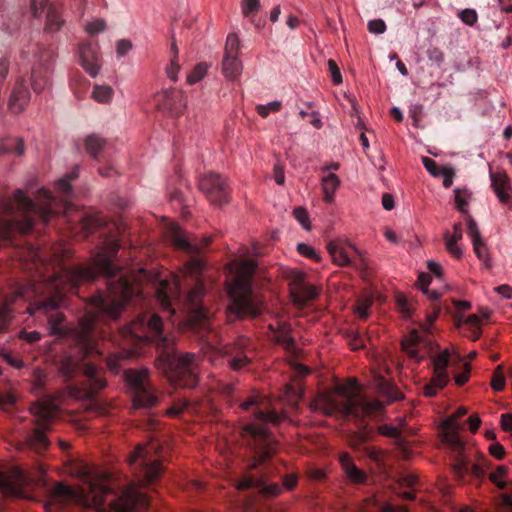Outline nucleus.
Returning <instances> with one entry per match:
<instances>
[{
    "label": "nucleus",
    "instance_id": "1",
    "mask_svg": "<svg viewBox=\"0 0 512 512\" xmlns=\"http://www.w3.org/2000/svg\"><path fill=\"white\" fill-rule=\"evenodd\" d=\"M81 476L88 485L87 493L75 491L70 486L59 482L49 492V504L57 501L76 500L85 506L96 509L97 512H140L148 506L147 496L135 485H131L121 496L110 502L108 509L103 508L105 497L112 493L111 489L103 483L107 477H94L86 469H83Z\"/></svg>",
    "mask_w": 512,
    "mask_h": 512
},
{
    "label": "nucleus",
    "instance_id": "2",
    "mask_svg": "<svg viewBox=\"0 0 512 512\" xmlns=\"http://www.w3.org/2000/svg\"><path fill=\"white\" fill-rule=\"evenodd\" d=\"M257 264L252 260L240 262L235 268V276L228 285L230 298L228 311L237 318L255 317L262 312V301L252 290V278Z\"/></svg>",
    "mask_w": 512,
    "mask_h": 512
},
{
    "label": "nucleus",
    "instance_id": "3",
    "mask_svg": "<svg viewBox=\"0 0 512 512\" xmlns=\"http://www.w3.org/2000/svg\"><path fill=\"white\" fill-rule=\"evenodd\" d=\"M173 340L160 337L157 341L159 357L156 360V367L161 370L171 382L181 387L192 388L197 383L194 372V353L178 354L174 350Z\"/></svg>",
    "mask_w": 512,
    "mask_h": 512
},
{
    "label": "nucleus",
    "instance_id": "4",
    "mask_svg": "<svg viewBox=\"0 0 512 512\" xmlns=\"http://www.w3.org/2000/svg\"><path fill=\"white\" fill-rule=\"evenodd\" d=\"M141 295V285L135 276L121 277L109 280L106 296H94L92 303L100 312L110 319H117L125 306L134 298Z\"/></svg>",
    "mask_w": 512,
    "mask_h": 512
},
{
    "label": "nucleus",
    "instance_id": "5",
    "mask_svg": "<svg viewBox=\"0 0 512 512\" xmlns=\"http://www.w3.org/2000/svg\"><path fill=\"white\" fill-rule=\"evenodd\" d=\"M385 404L379 400L366 402L362 396H352L346 402L336 401L333 395L319 394L310 403V409L325 416H332L339 412L343 417L354 416L364 418L373 412L381 411Z\"/></svg>",
    "mask_w": 512,
    "mask_h": 512
},
{
    "label": "nucleus",
    "instance_id": "6",
    "mask_svg": "<svg viewBox=\"0 0 512 512\" xmlns=\"http://www.w3.org/2000/svg\"><path fill=\"white\" fill-rule=\"evenodd\" d=\"M48 286L50 291L53 290V295L46 300L35 303L33 307L28 308L27 312L31 315L36 312H43L45 315H48L50 333L53 335H63L64 330L61 324L64 321V315L60 312H56V310L63 302L66 287L73 288L77 285H73L64 276L63 270L50 280Z\"/></svg>",
    "mask_w": 512,
    "mask_h": 512
},
{
    "label": "nucleus",
    "instance_id": "7",
    "mask_svg": "<svg viewBox=\"0 0 512 512\" xmlns=\"http://www.w3.org/2000/svg\"><path fill=\"white\" fill-rule=\"evenodd\" d=\"M118 249V242L111 241L106 244L103 252H100L93 257L91 266L65 268L64 276L73 285L92 281L98 274L111 277L115 274V270L111 262V255L116 253Z\"/></svg>",
    "mask_w": 512,
    "mask_h": 512
},
{
    "label": "nucleus",
    "instance_id": "8",
    "mask_svg": "<svg viewBox=\"0 0 512 512\" xmlns=\"http://www.w3.org/2000/svg\"><path fill=\"white\" fill-rule=\"evenodd\" d=\"M204 268L205 264L202 260L193 258L184 265L183 274L198 278ZM203 295V284L197 279L195 287L186 296V307L189 312L187 322L192 328L204 324L208 319V313L201 305Z\"/></svg>",
    "mask_w": 512,
    "mask_h": 512
},
{
    "label": "nucleus",
    "instance_id": "9",
    "mask_svg": "<svg viewBox=\"0 0 512 512\" xmlns=\"http://www.w3.org/2000/svg\"><path fill=\"white\" fill-rule=\"evenodd\" d=\"M45 476V471L42 469L25 471L20 467H14L7 474L0 472V491L5 496L28 498L23 488L31 486L45 487Z\"/></svg>",
    "mask_w": 512,
    "mask_h": 512
},
{
    "label": "nucleus",
    "instance_id": "10",
    "mask_svg": "<svg viewBox=\"0 0 512 512\" xmlns=\"http://www.w3.org/2000/svg\"><path fill=\"white\" fill-rule=\"evenodd\" d=\"M33 58L30 85L33 91L39 94L51 86V76L57 54L52 47L37 44L33 52Z\"/></svg>",
    "mask_w": 512,
    "mask_h": 512
},
{
    "label": "nucleus",
    "instance_id": "11",
    "mask_svg": "<svg viewBox=\"0 0 512 512\" xmlns=\"http://www.w3.org/2000/svg\"><path fill=\"white\" fill-rule=\"evenodd\" d=\"M156 447L152 444L137 445L134 452L128 457L127 462L133 468L138 481L143 485H148L155 481L161 473V463L152 458V453Z\"/></svg>",
    "mask_w": 512,
    "mask_h": 512
},
{
    "label": "nucleus",
    "instance_id": "12",
    "mask_svg": "<svg viewBox=\"0 0 512 512\" xmlns=\"http://www.w3.org/2000/svg\"><path fill=\"white\" fill-rule=\"evenodd\" d=\"M57 406L51 401L34 403L30 411L37 418V428L27 439V443L34 449H46L49 445V440L46 436V431L49 429V421L55 416Z\"/></svg>",
    "mask_w": 512,
    "mask_h": 512
},
{
    "label": "nucleus",
    "instance_id": "13",
    "mask_svg": "<svg viewBox=\"0 0 512 512\" xmlns=\"http://www.w3.org/2000/svg\"><path fill=\"white\" fill-rule=\"evenodd\" d=\"M96 317V314L89 312L79 320L78 326L73 332V339L80 349L83 359L93 353L101 354L97 347V341L92 334Z\"/></svg>",
    "mask_w": 512,
    "mask_h": 512
},
{
    "label": "nucleus",
    "instance_id": "14",
    "mask_svg": "<svg viewBox=\"0 0 512 512\" xmlns=\"http://www.w3.org/2000/svg\"><path fill=\"white\" fill-rule=\"evenodd\" d=\"M198 187L213 206L222 207L229 202L226 181L218 174L201 176Z\"/></svg>",
    "mask_w": 512,
    "mask_h": 512
},
{
    "label": "nucleus",
    "instance_id": "15",
    "mask_svg": "<svg viewBox=\"0 0 512 512\" xmlns=\"http://www.w3.org/2000/svg\"><path fill=\"white\" fill-rule=\"evenodd\" d=\"M167 237L177 249L191 254L198 253L202 247L212 241L211 236H204L201 242L191 241L180 226L174 222H170L167 226Z\"/></svg>",
    "mask_w": 512,
    "mask_h": 512
},
{
    "label": "nucleus",
    "instance_id": "16",
    "mask_svg": "<svg viewBox=\"0 0 512 512\" xmlns=\"http://www.w3.org/2000/svg\"><path fill=\"white\" fill-rule=\"evenodd\" d=\"M39 194L43 198L47 199L48 202L37 206L30 198L25 195V192L21 189L15 190L13 197L17 203L18 208L24 214L38 213L45 221H47L48 217L52 213V206L50 201L51 193L47 189L41 188L39 190Z\"/></svg>",
    "mask_w": 512,
    "mask_h": 512
},
{
    "label": "nucleus",
    "instance_id": "17",
    "mask_svg": "<svg viewBox=\"0 0 512 512\" xmlns=\"http://www.w3.org/2000/svg\"><path fill=\"white\" fill-rule=\"evenodd\" d=\"M155 107L167 114L176 116L184 108V100L181 92L174 88L163 89L153 96Z\"/></svg>",
    "mask_w": 512,
    "mask_h": 512
},
{
    "label": "nucleus",
    "instance_id": "18",
    "mask_svg": "<svg viewBox=\"0 0 512 512\" xmlns=\"http://www.w3.org/2000/svg\"><path fill=\"white\" fill-rule=\"evenodd\" d=\"M465 407H459L456 412L447 417L441 425L442 428V440L443 442L450 445L455 450H461L463 448V442L460 440L458 433L461 429L457 419L467 414Z\"/></svg>",
    "mask_w": 512,
    "mask_h": 512
},
{
    "label": "nucleus",
    "instance_id": "19",
    "mask_svg": "<svg viewBox=\"0 0 512 512\" xmlns=\"http://www.w3.org/2000/svg\"><path fill=\"white\" fill-rule=\"evenodd\" d=\"M181 287L179 278L173 277L171 280H162L156 289V297L159 304L164 310H169L170 314L175 312L171 308L172 301L178 298Z\"/></svg>",
    "mask_w": 512,
    "mask_h": 512
},
{
    "label": "nucleus",
    "instance_id": "20",
    "mask_svg": "<svg viewBox=\"0 0 512 512\" xmlns=\"http://www.w3.org/2000/svg\"><path fill=\"white\" fill-rule=\"evenodd\" d=\"M467 228L468 234L471 237L473 250L480 261L483 262V265L486 269L492 268V260L490 256L489 249L487 244L481 237L480 230L478 228L477 223L472 217H469L467 220Z\"/></svg>",
    "mask_w": 512,
    "mask_h": 512
},
{
    "label": "nucleus",
    "instance_id": "21",
    "mask_svg": "<svg viewBox=\"0 0 512 512\" xmlns=\"http://www.w3.org/2000/svg\"><path fill=\"white\" fill-rule=\"evenodd\" d=\"M30 100L31 93L26 86L24 79H18L8 99L9 111L13 114L22 113L30 103Z\"/></svg>",
    "mask_w": 512,
    "mask_h": 512
},
{
    "label": "nucleus",
    "instance_id": "22",
    "mask_svg": "<svg viewBox=\"0 0 512 512\" xmlns=\"http://www.w3.org/2000/svg\"><path fill=\"white\" fill-rule=\"evenodd\" d=\"M327 249L334 264L338 266H349L352 264L349 250L355 252L357 248L345 239H334L327 244Z\"/></svg>",
    "mask_w": 512,
    "mask_h": 512
},
{
    "label": "nucleus",
    "instance_id": "23",
    "mask_svg": "<svg viewBox=\"0 0 512 512\" xmlns=\"http://www.w3.org/2000/svg\"><path fill=\"white\" fill-rule=\"evenodd\" d=\"M491 187L502 204H509L512 197V187L509 177L504 171L490 173Z\"/></svg>",
    "mask_w": 512,
    "mask_h": 512
},
{
    "label": "nucleus",
    "instance_id": "24",
    "mask_svg": "<svg viewBox=\"0 0 512 512\" xmlns=\"http://www.w3.org/2000/svg\"><path fill=\"white\" fill-rule=\"evenodd\" d=\"M80 64L84 70L95 77L99 73L100 60L96 49L91 44H82L79 47Z\"/></svg>",
    "mask_w": 512,
    "mask_h": 512
},
{
    "label": "nucleus",
    "instance_id": "25",
    "mask_svg": "<svg viewBox=\"0 0 512 512\" xmlns=\"http://www.w3.org/2000/svg\"><path fill=\"white\" fill-rule=\"evenodd\" d=\"M290 294L296 305L304 306L308 301L317 297L318 291L315 286L306 283L300 286L298 284H290Z\"/></svg>",
    "mask_w": 512,
    "mask_h": 512
},
{
    "label": "nucleus",
    "instance_id": "26",
    "mask_svg": "<svg viewBox=\"0 0 512 512\" xmlns=\"http://www.w3.org/2000/svg\"><path fill=\"white\" fill-rule=\"evenodd\" d=\"M79 362L72 355L63 356L57 363L59 376L65 383H69L79 371Z\"/></svg>",
    "mask_w": 512,
    "mask_h": 512
},
{
    "label": "nucleus",
    "instance_id": "27",
    "mask_svg": "<svg viewBox=\"0 0 512 512\" xmlns=\"http://www.w3.org/2000/svg\"><path fill=\"white\" fill-rule=\"evenodd\" d=\"M125 380L130 388L136 392L141 388L148 386L150 372L147 368L129 369L125 371Z\"/></svg>",
    "mask_w": 512,
    "mask_h": 512
},
{
    "label": "nucleus",
    "instance_id": "28",
    "mask_svg": "<svg viewBox=\"0 0 512 512\" xmlns=\"http://www.w3.org/2000/svg\"><path fill=\"white\" fill-rule=\"evenodd\" d=\"M450 378L448 372H439L433 370V375L429 383L423 386V395L426 397H434L437 392L447 386Z\"/></svg>",
    "mask_w": 512,
    "mask_h": 512
},
{
    "label": "nucleus",
    "instance_id": "29",
    "mask_svg": "<svg viewBox=\"0 0 512 512\" xmlns=\"http://www.w3.org/2000/svg\"><path fill=\"white\" fill-rule=\"evenodd\" d=\"M339 461L344 470V473L350 481L354 483H363L366 480L365 473L356 467L349 454H340Z\"/></svg>",
    "mask_w": 512,
    "mask_h": 512
},
{
    "label": "nucleus",
    "instance_id": "30",
    "mask_svg": "<svg viewBox=\"0 0 512 512\" xmlns=\"http://www.w3.org/2000/svg\"><path fill=\"white\" fill-rule=\"evenodd\" d=\"M356 386V380L350 379L344 384H338L334 387L333 390L323 392L322 394H330L333 395L334 399L336 401H339L340 403L346 402L350 397L352 396H360L357 393H354L352 390Z\"/></svg>",
    "mask_w": 512,
    "mask_h": 512
},
{
    "label": "nucleus",
    "instance_id": "31",
    "mask_svg": "<svg viewBox=\"0 0 512 512\" xmlns=\"http://www.w3.org/2000/svg\"><path fill=\"white\" fill-rule=\"evenodd\" d=\"M270 328L273 329V338L277 343L283 346L286 350H292L294 348V339L289 335L290 327L285 322L277 323V328L274 329L272 325Z\"/></svg>",
    "mask_w": 512,
    "mask_h": 512
},
{
    "label": "nucleus",
    "instance_id": "32",
    "mask_svg": "<svg viewBox=\"0 0 512 512\" xmlns=\"http://www.w3.org/2000/svg\"><path fill=\"white\" fill-rule=\"evenodd\" d=\"M157 402L150 386H146L134 392L133 407L134 408H151Z\"/></svg>",
    "mask_w": 512,
    "mask_h": 512
},
{
    "label": "nucleus",
    "instance_id": "33",
    "mask_svg": "<svg viewBox=\"0 0 512 512\" xmlns=\"http://www.w3.org/2000/svg\"><path fill=\"white\" fill-rule=\"evenodd\" d=\"M241 69L242 65L237 56H224L222 62V71L227 79H236L240 75Z\"/></svg>",
    "mask_w": 512,
    "mask_h": 512
},
{
    "label": "nucleus",
    "instance_id": "34",
    "mask_svg": "<svg viewBox=\"0 0 512 512\" xmlns=\"http://www.w3.org/2000/svg\"><path fill=\"white\" fill-rule=\"evenodd\" d=\"M340 186V179L334 173H329L327 176L322 178V190L324 194V200L331 203L334 200V195Z\"/></svg>",
    "mask_w": 512,
    "mask_h": 512
},
{
    "label": "nucleus",
    "instance_id": "35",
    "mask_svg": "<svg viewBox=\"0 0 512 512\" xmlns=\"http://www.w3.org/2000/svg\"><path fill=\"white\" fill-rule=\"evenodd\" d=\"M379 392L387 398L386 405L400 401L404 398L403 394L390 382L381 379L378 384Z\"/></svg>",
    "mask_w": 512,
    "mask_h": 512
},
{
    "label": "nucleus",
    "instance_id": "36",
    "mask_svg": "<svg viewBox=\"0 0 512 512\" xmlns=\"http://www.w3.org/2000/svg\"><path fill=\"white\" fill-rule=\"evenodd\" d=\"M63 23L64 21L59 10L54 6H50L46 15L45 31L50 33L57 32L61 29Z\"/></svg>",
    "mask_w": 512,
    "mask_h": 512
},
{
    "label": "nucleus",
    "instance_id": "37",
    "mask_svg": "<svg viewBox=\"0 0 512 512\" xmlns=\"http://www.w3.org/2000/svg\"><path fill=\"white\" fill-rule=\"evenodd\" d=\"M105 146L106 140L97 134H91L85 140V148L93 158H97Z\"/></svg>",
    "mask_w": 512,
    "mask_h": 512
},
{
    "label": "nucleus",
    "instance_id": "38",
    "mask_svg": "<svg viewBox=\"0 0 512 512\" xmlns=\"http://www.w3.org/2000/svg\"><path fill=\"white\" fill-rule=\"evenodd\" d=\"M258 493L266 498H275L282 494L283 489L278 483H267L263 478H259Z\"/></svg>",
    "mask_w": 512,
    "mask_h": 512
},
{
    "label": "nucleus",
    "instance_id": "39",
    "mask_svg": "<svg viewBox=\"0 0 512 512\" xmlns=\"http://www.w3.org/2000/svg\"><path fill=\"white\" fill-rule=\"evenodd\" d=\"M420 341V337L417 330H413L410 337L402 341V349L407 355L417 362L421 361V357L418 356V351L415 349V345Z\"/></svg>",
    "mask_w": 512,
    "mask_h": 512
},
{
    "label": "nucleus",
    "instance_id": "40",
    "mask_svg": "<svg viewBox=\"0 0 512 512\" xmlns=\"http://www.w3.org/2000/svg\"><path fill=\"white\" fill-rule=\"evenodd\" d=\"M471 199V192L466 188H456L454 190V200L456 208L462 212L467 213V205Z\"/></svg>",
    "mask_w": 512,
    "mask_h": 512
},
{
    "label": "nucleus",
    "instance_id": "41",
    "mask_svg": "<svg viewBox=\"0 0 512 512\" xmlns=\"http://www.w3.org/2000/svg\"><path fill=\"white\" fill-rule=\"evenodd\" d=\"M450 352L448 349H445L435 355L432 359V367L433 370L439 372H447V367L449 365Z\"/></svg>",
    "mask_w": 512,
    "mask_h": 512
},
{
    "label": "nucleus",
    "instance_id": "42",
    "mask_svg": "<svg viewBox=\"0 0 512 512\" xmlns=\"http://www.w3.org/2000/svg\"><path fill=\"white\" fill-rule=\"evenodd\" d=\"M113 90L110 86L96 85L92 92V97L99 103H108L112 98Z\"/></svg>",
    "mask_w": 512,
    "mask_h": 512
},
{
    "label": "nucleus",
    "instance_id": "43",
    "mask_svg": "<svg viewBox=\"0 0 512 512\" xmlns=\"http://www.w3.org/2000/svg\"><path fill=\"white\" fill-rule=\"evenodd\" d=\"M144 325V318H138L137 320L133 321L129 326L123 328L122 334L124 337L131 336L135 337L137 339H146L145 335H141L139 333V330Z\"/></svg>",
    "mask_w": 512,
    "mask_h": 512
},
{
    "label": "nucleus",
    "instance_id": "44",
    "mask_svg": "<svg viewBox=\"0 0 512 512\" xmlns=\"http://www.w3.org/2000/svg\"><path fill=\"white\" fill-rule=\"evenodd\" d=\"M396 303L400 313L404 318H409L414 312V306L412 302L403 294L396 296Z\"/></svg>",
    "mask_w": 512,
    "mask_h": 512
},
{
    "label": "nucleus",
    "instance_id": "45",
    "mask_svg": "<svg viewBox=\"0 0 512 512\" xmlns=\"http://www.w3.org/2000/svg\"><path fill=\"white\" fill-rule=\"evenodd\" d=\"M84 384L87 388L89 398L92 399L100 390L105 388L106 381L96 376L94 379L87 380Z\"/></svg>",
    "mask_w": 512,
    "mask_h": 512
},
{
    "label": "nucleus",
    "instance_id": "46",
    "mask_svg": "<svg viewBox=\"0 0 512 512\" xmlns=\"http://www.w3.org/2000/svg\"><path fill=\"white\" fill-rule=\"evenodd\" d=\"M248 340L245 338L239 339V341L233 345L215 346L212 349L219 355H230L234 350L241 349L247 344Z\"/></svg>",
    "mask_w": 512,
    "mask_h": 512
},
{
    "label": "nucleus",
    "instance_id": "47",
    "mask_svg": "<svg viewBox=\"0 0 512 512\" xmlns=\"http://www.w3.org/2000/svg\"><path fill=\"white\" fill-rule=\"evenodd\" d=\"M445 247L447 251L456 259H460L463 255V250L458 244L459 241L448 238V231L444 233Z\"/></svg>",
    "mask_w": 512,
    "mask_h": 512
},
{
    "label": "nucleus",
    "instance_id": "48",
    "mask_svg": "<svg viewBox=\"0 0 512 512\" xmlns=\"http://www.w3.org/2000/svg\"><path fill=\"white\" fill-rule=\"evenodd\" d=\"M293 216L305 230H307V231L311 230V222H310L309 214L304 207L294 208Z\"/></svg>",
    "mask_w": 512,
    "mask_h": 512
},
{
    "label": "nucleus",
    "instance_id": "49",
    "mask_svg": "<svg viewBox=\"0 0 512 512\" xmlns=\"http://www.w3.org/2000/svg\"><path fill=\"white\" fill-rule=\"evenodd\" d=\"M10 302L6 300L0 305V334L4 333L10 323Z\"/></svg>",
    "mask_w": 512,
    "mask_h": 512
},
{
    "label": "nucleus",
    "instance_id": "50",
    "mask_svg": "<svg viewBox=\"0 0 512 512\" xmlns=\"http://www.w3.org/2000/svg\"><path fill=\"white\" fill-rule=\"evenodd\" d=\"M240 46L239 37L236 34H230L227 37L225 44V55L237 56Z\"/></svg>",
    "mask_w": 512,
    "mask_h": 512
},
{
    "label": "nucleus",
    "instance_id": "51",
    "mask_svg": "<svg viewBox=\"0 0 512 512\" xmlns=\"http://www.w3.org/2000/svg\"><path fill=\"white\" fill-rule=\"evenodd\" d=\"M84 29L89 35L99 34L106 29V22L99 18L93 19L85 24Z\"/></svg>",
    "mask_w": 512,
    "mask_h": 512
},
{
    "label": "nucleus",
    "instance_id": "52",
    "mask_svg": "<svg viewBox=\"0 0 512 512\" xmlns=\"http://www.w3.org/2000/svg\"><path fill=\"white\" fill-rule=\"evenodd\" d=\"M207 69H208V67L206 64H204V63L197 64L195 66V68L193 69V71L187 77L188 83L194 84V83H197L200 80H202L207 73Z\"/></svg>",
    "mask_w": 512,
    "mask_h": 512
},
{
    "label": "nucleus",
    "instance_id": "53",
    "mask_svg": "<svg viewBox=\"0 0 512 512\" xmlns=\"http://www.w3.org/2000/svg\"><path fill=\"white\" fill-rule=\"evenodd\" d=\"M244 431L246 433L252 435L253 437H258L263 440H266L267 433H268L267 428L264 425H257L254 423L247 424L244 427Z\"/></svg>",
    "mask_w": 512,
    "mask_h": 512
},
{
    "label": "nucleus",
    "instance_id": "54",
    "mask_svg": "<svg viewBox=\"0 0 512 512\" xmlns=\"http://www.w3.org/2000/svg\"><path fill=\"white\" fill-rule=\"evenodd\" d=\"M255 419L258 421H261L263 423L270 422V423L278 424L281 422L282 418L275 411H270L267 413L263 412V411H257L255 413Z\"/></svg>",
    "mask_w": 512,
    "mask_h": 512
},
{
    "label": "nucleus",
    "instance_id": "55",
    "mask_svg": "<svg viewBox=\"0 0 512 512\" xmlns=\"http://www.w3.org/2000/svg\"><path fill=\"white\" fill-rule=\"evenodd\" d=\"M458 16L461 19V21L468 26H473L478 21L477 12L474 9H463L459 12Z\"/></svg>",
    "mask_w": 512,
    "mask_h": 512
},
{
    "label": "nucleus",
    "instance_id": "56",
    "mask_svg": "<svg viewBox=\"0 0 512 512\" xmlns=\"http://www.w3.org/2000/svg\"><path fill=\"white\" fill-rule=\"evenodd\" d=\"M67 394L69 397L79 399V400H89L87 388L85 384L82 387H77L74 385H70L67 387Z\"/></svg>",
    "mask_w": 512,
    "mask_h": 512
},
{
    "label": "nucleus",
    "instance_id": "57",
    "mask_svg": "<svg viewBox=\"0 0 512 512\" xmlns=\"http://www.w3.org/2000/svg\"><path fill=\"white\" fill-rule=\"evenodd\" d=\"M260 8V0H242L241 10L244 17H249Z\"/></svg>",
    "mask_w": 512,
    "mask_h": 512
},
{
    "label": "nucleus",
    "instance_id": "58",
    "mask_svg": "<svg viewBox=\"0 0 512 512\" xmlns=\"http://www.w3.org/2000/svg\"><path fill=\"white\" fill-rule=\"evenodd\" d=\"M250 362V359L243 353H236L229 361V365L233 370H240Z\"/></svg>",
    "mask_w": 512,
    "mask_h": 512
},
{
    "label": "nucleus",
    "instance_id": "59",
    "mask_svg": "<svg viewBox=\"0 0 512 512\" xmlns=\"http://www.w3.org/2000/svg\"><path fill=\"white\" fill-rule=\"evenodd\" d=\"M281 108V102L273 101L266 105H258L256 107L257 113L262 117H267L270 112H277Z\"/></svg>",
    "mask_w": 512,
    "mask_h": 512
},
{
    "label": "nucleus",
    "instance_id": "60",
    "mask_svg": "<svg viewBox=\"0 0 512 512\" xmlns=\"http://www.w3.org/2000/svg\"><path fill=\"white\" fill-rule=\"evenodd\" d=\"M297 250L304 257L314 259L317 262L320 261V256L318 255V253L312 246L308 244L299 243L297 246Z\"/></svg>",
    "mask_w": 512,
    "mask_h": 512
},
{
    "label": "nucleus",
    "instance_id": "61",
    "mask_svg": "<svg viewBox=\"0 0 512 512\" xmlns=\"http://www.w3.org/2000/svg\"><path fill=\"white\" fill-rule=\"evenodd\" d=\"M422 163L425 167V169L433 176V177H439L442 167H439L438 164L429 157H423Z\"/></svg>",
    "mask_w": 512,
    "mask_h": 512
},
{
    "label": "nucleus",
    "instance_id": "62",
    "mask_svg": "<svg viewBox=\"0 0 512 512\" xmlns=\"http://www.w3.org/2000/svg\"><path fill=\"white\" fill-rule=\"evenodd\" d=\"M370 306H371V300L362 299L355 306L354 311L360 318L366 319L369 315Z\"/></svg>",
    "mask_w": 512,
    "mask_h": 512
},
{
    "label": "nucleus",
    "instance_id": "63",
    "mask_svg": "<svg viewBox=\"0 0 512 512\" xmlns=\"http://www.w3.org/2000/svg\"><path fill=\"white\" fill-rule=\"evenodd\" d=\"M328 68L331 72L332 81L335 85H340L342 83V75L337 63L333 59L328 60Z\"/></svg>",
    "mask_w": 512,
    "mask_h": 512
},
{
    "label": "nucleus",
    "instance_id": "64",
    "mask_svg": "<svg viewBox=\"0 0 512 512\" xmlns=\"http://www.w3.org/2000/svg\"><path fill=\"white\" fill-rule=\"evenodd\" d=\"M147 328L151 332H155L157 335L162 333V319L158 315H152L147 321Z\"/></svg>",
    "mask_w": 512,
    "mask_h": 512
}]
</instances>
